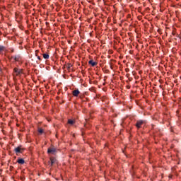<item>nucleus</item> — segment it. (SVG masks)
<instances>
[{
  "label": "nucleus",
  "instance_id": "nucleus-6",
  "mask_svg": "<svg viewBox=\"0 0 181 181\" xmlns=\"http://www.w3.org/2000/svg\"><path fill=\"white\" fill-rule=\"evenodd\" d=\"M56 162H57V159H56L55 157L52 156L49 158L48 163H50L51 166H53Z\"/></svg>",
  "mask_w": 181,
  "mask_h": 181
},
{
  "label": "nucleus",
  "instance_id": "nucleus-18",
  "mask_svg": "<svg viewBox=\"0 0 181 181\" xmlns=\"http://www.w3.org/2000/svg\"><path fill=\"white\" fill-rule=\"evenodd\" d=\"M93 113H94V111H93V110L90 111V115H91V114H93Z\"/></svg>",
  "mask_w": 181,
  "mask_h": 181
},
{
  "label": "nucleus",
  "instance_id": "nucleus-9",
  "mask_svg": "<svg viewBox=\"0 0 181 181\" xmlns=\"http://www.w3.org/2000/svg\"><path fill=\"white\" fill-rule=\"evenodd\" d=\"M42 57L45 60H48V59H49V57H50V55H49V53H44V54H42Z\"/></svg>",
  "mask_w": 181,
  "mask_h": 181
},
{
  "label": "nucleus",
  "instance_id": "nucleus-7",
  "mask_svg": "<svg viewBox=\"0 0 181 181\" xmlns=\"http://www.w3.org/2000/svg\"><path fill=\"white\" fill-rule=\"evenodd\" d=\"M78 94H80V90H78V89H76L72 91V95L74 97H78Z\"/></svg>",
  "mask_w": 181,
  "mask_h": 181
},
{
  "label": "nucleus",
  "instance_id": "nucleus-15",
  "mask_svg": "<svg viewBox=\"0 0 181 181\" xmlns=\"http://www.w3.org/2000/svg\"><path fill=\"white\" fill-rule=\"evenodd\" d=\"M38 54H39V50H36L35 51V56H36V57H37V56H39Z\"/></svg>",
  "mask_w": 181,
  "mask_h": 181
},
{
  "label": "nucleus",
  "instance_id": "nucleus-5",
  "mask_svg": "<svg viewBox=\"0 0 181 181\" xmlns=\"http://www.w3.org/2000/svg\"><path fill=\"white\" fill-rule=\"evenodd\" d=\"M47 153L56 155V153H57V148H54V146H51L49 148H47Z\"/></svg>",
  "mask_w": 181,
  "mask_h": 181
},
{
  "label": "nucleus",
  "instance_id": "nucleus-20",
  "mask_svg": "<svg viewBox=\"0 0 181 181\" xmlns=\"http://www.w3.org/2000/svg\"><path fill=\"white\" fill-rule=\"evenodd\" d=\"M10 169L12 170V169H13V166H10Z\"/></svg>",
  "mask_w": 181,
  "mask_h": 181
},
{
  "label": "nucleus",
  "instance_id": "nucleus-4",
  "mask_svg": "<svg viewBox=\"0 0 181 181\" xmlns=\"http://www.w3.org/2000/svg\"><path fill=\"white\" fill-rule=\"evenodd\" d=\"M14 152L16 155H18V153H23V152H25V148H23L22 145H20L14 148Z\"/></svg>",
  "mask_w": 181,
  "mask_h": 181
},
{
  "label": "nucleus",
  "instance_id": "nucleus-12",
  "mask_svg": "<svg viewBox=\"0 0 181 181\" xmlns=\"http://www.w3.org/2000/svg\"><path fill=\"white\" fill-rule=\"evenodd\" d=\"M68 124H69V125H74V124H76V120L69 119H68Z\"/></svg>",
  "mask_w": 181,
  "mask_h": 181
},
{
  "label": "nucleus",
  "instance_id": "nucleus-17",
  "mask_svg": "<svg viewBox=\"0 0 181 181\" xmlns=\"http://www.w3.org/2000/svg\"><path fill=\"white\" fill-rule=\"evenodd\" d=\"M0 74H2V68L0 67Z\"/></svg>",
  "mask_w": 181,
  "mask_h": 181
},
{
  "label": "nucleus",
  "instance_id": "nucleus-8",
  "mask_svg": "<svg viewBox=\"0 0 181 181\" xmlns=\"http://www.w3.org/2000/svg\"><path fill=\"white\" fill-rule=\"evenodd\" d=\"M88 64H90V66H92V67H95V66H97V64H98V63H97V62H94V60L91 59L88 62Z\"/></svg>",
  "mask_w": 181,
  "mask_h": 181
},
{
  "label": "nucleus",
  "instance_id": "nucleus-16",
  "mask_svg": "<svg viewBox=\"0 0 181 181\" xmlns=\"http://www.w3.org/2000/svg\"><path fill=\"white\" fill-rule=\"evenodd\" d=\"M37 59H38L39 62H42V58H40V56H37Z\"/></svg>",
  "mask_w": 181,
  "mask_h": 181
},
{
  "label": "nucleus",
  "instance_id": "nucleus-11",
  "mask_svg": "<svg viewBox=\"0 0 181 181\" xmlns=\"http://www.w3.org/2000/svg\"><path fill=\"white\" fill-rule=\"evenodd\" d=\"M17 163H19V165H23L25 163V160L23 158H19L17 160Z\"/></svg>",
  "mask_w": 181,
  "mask_h": 181
},
{
  "label": "nucleus",
  "instance_id": "nucleus-13",
  "mask_svg": "<svg viewBox=\"0 0 181 181\" xmlns=\"http://www.w3.org/2000/svg\"><path fill=\"white\" fill-rule=\"evenodd\" d=\"M71 67H73V64H71V63H68L66 64V69L67 70H70V69H71Z\"/></svg>",
  "mask_w": 181,
  "mask_h": 181
},
{
  "label": "nucleus",
  "instance_id": "nucleus-19",
  "mask_svg": "<svg viewBox=\"0 0 181 181\" xmlns=\"http://www.w3.org/2000/svg\"><path fill=\"white\" fill-rule=\"evenodd\" d=\"M172 177H173L172 175H170L168 176L169 179H172Z\"/></svg>",
  "mask_w": 181,
  "mask_h": 181
},
{
  "label": "nucleus",
  "instance_id": "nucleus-1",
  "mask_svg": "<svg viewBox=\"0 0 181 181\" xmlns=\"http://www.w3.org/2000/svg\"><path fill=\"white\" fill-rule=\"evenodd\" d=\"M9 59L12 62V63H18V64H22L23 63V60L22 59V57L21 55L11 56Z\"/></svg>",
  "mask_w": 181,
  "mask_h": 181
},
{
  "label": "nucleus",
  "instance_id": "nucleus-10",
  "mask_svg": "<svg viewBox=\"0 0 181 181\" xmlns=\"http://www.w3.org/2000/svg\"><path fill=\"white\" fill-rule=\"evenodd\" d=\"M37 132L39 135H42V134H45V129H43L42 128L38 127Z\"/></svg>",
  "mask_w": 181,
  "mask_h": 181
},
{
  "label": "nucleus",
  "instance_id": "nucleus-14",
  "mask_svg": "<svg viewBox=\"0 0 181 181\" xmlns=\"http://www.w3.org/2000/svg\"><path fill=\"white\" fill-rule=\"evenodd\" d=\"M6 48L5 47L0 45V53H1V52H4V50H6Z\"/></svg>",
  "mask_w": 181,
  "mask_h": 181
},
{
  "label": "nucleus",
  "instance_id": "nucleus-2",
  "mask_svg": "<svg viewBox=\"0 0 181 181\" xmlns=\"http://www.w3.org/2000/svg\"><path fill=\"white\" fill-rule=\"evenodd\" d=\"M13 71L16 77H19V76H22V74H23V69H18V67H15Z\"/></svg>",
  "mask_w": 181,
  "mask_h": 181
},
{
  "label": "nucleus",
  "instance_id": "nucleus-3",
  "mask_svg": "<svg viewBox=\"0 0 181 181\" xmlns=\"http://www.w3.org/2000/svg\"><path fill=\"white\" fill-rule=\"evenodd\" d=\"M146 124V121L145 120H137L136 124H135V127L136 128H137V129H141V128H142V125H145Z\"/></svg>",
  "mask_w": 181,
  "mask_h": 181
}]
</instances>
